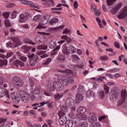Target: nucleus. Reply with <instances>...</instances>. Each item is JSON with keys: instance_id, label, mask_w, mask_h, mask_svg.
Here are the masks:
<instances>
[{"instance_id": "obj_7", "label": "nucleus", "mask_w": 127, "mask_h": 127, "mask_svg": "<svg viewBox=\"0 0 127 127\" xmlns=\"http://www.w3.org/2000/svg\"><path fill=\"white\" fill-rule=\"evenodd\" d=\"M13 65L16 67V68H21V67L24 66V63L20 61V60H17L13 62Z\"/></svg>"}, {"instance_id": "obj_19", "label": "nucleus", "mask_w": 127, "mask_h": 127, "mask_svg": "<svg viewBox=\"0 0 127 127\" xmlns=\"http://www.w3.org/2000/svg\"><path fill=\"white\" fill-rule=\"evenodd\" d=\"M73 125H74L73 120H67L65 123V127H72Z\"/></svg>"}, {"instance_id": "obj_13", "label": "nucleus", "mask_w": 127, "mask_h": 127, "mask_svg": "<svg viewBox=\"0 0 127 127\" xmlns=\"http://www.w3.org/2000/svg\"><path fill=\"white\" fill-rule=\"evenodd\" d=\"M20 2L23 4H27L29 5L30 7H34V6H33L34 3L31 1H28L27 0H21Z\"/></svg>"}, {"instance_id": "obj_21", "label": "nucleus", "mask_w": 127, "mask_h": 127, "mask_svg": "<svg viewBox=\"0 0 127 127\" xmlns=\"http://www.w3.org/2000/svg\"><path fill=\"white\" fill-rule=\"evenodd\" d=\"M77 118H79V120L81 121H86L87 119V116L83 114H79L77 115Z\"/></svg>"}, {"instance_id": "obj_50", "label": "nucleus", "mask_w": 127, "mask_h": 127, "mask_svg": "<svg viewBox=\"0 0 127 127\" xmlns=\"http://www.w3.org/2000/svg\"><path fill=\"white\" fill-rule=\"evenodd\" d=\"M56 46V44L55 43V42L53 41H51V42H50V44H49L50 48H51V49H53V48H54V47H55Z\"/></svg>"}, {"instance_id": "obj_51", "label": "nucleus", "mask_w": 127, "mask_h": 127, "mask_svg": "<svg viewBox=\"0 0 127 127\" xmlns=\"http://www.w3.org/2000/svg\"><path fill=\"white\" fill-rule=\"evenodd\" d=\"M42 18V16L41 15H36L33 18V20H35L36 21H37V20H39V19H41Z\"/></svg>"}, {"instance_id": "obj_31", "label": "nucleus", "mask_w": 127, "mask_h": 127, "mask_svg": "<svg viewBox=\"0 0 127 127\" xmlns=\"http://www.w3.org/2000/svg\"><path fill=\"white\" fill-rule=\"evenodd\" d=\"M66 59V57L64 55H59L58 57V61L60 62H62V61H65Z\"/></svg>"}, {"instance_id": "obj_12", "label": "nucleus", "mask_w": 127, "mask_h": 127, "mask_svg": "<svg viewBox=\"0 0 127 127\" xmlns=\"http://www.w3.org/2000/svg\"><path fill=\"white\" fill-rule=\"evenodd\" d=\"M47 23L48 22H46L45 23V19L43 18L42 19V20L40 22L39 25L37 26L36 28H39V29H41V28H43V29H45V28H46V27L43 25H45L46 24H47Z\"/></svg>"}, {"instance_id": "obj_3", "label": "nucleus", "mask_w": 127, "mask_h": 127, "mask_svg": "<svg viewBox=\"0 0 127 127\" xmlns=\"http://www.w3.org/2000/svg\"><path fill=\"white\" fill-rule=\"evenodd\" d=\"M28 57L29 58V64L31 66H34L36 64L37 60H38V56H35L34 54H29L28 56Z\"/></svg>"}, {"instance_id": "obj_25", "label": "nucleus", "mask_w": 127, "mask_h": 127, "mask_svg": "<svg viewBox=\"0 0 127 127\" xmlns=\"http://www.w3.org/2000/svg\"><path fill=\"white\" fill-rule=\"evenodd\" d=\"M95 96V94H94V92L92 91V90H88L86 92V96L87 97H94Z\"/></svg>"}, {"instance_id": "obj_59", "label": "nucleus", "mask_w": 127, "mask_h": 127, "mask_svg": "<svg viewBox=\"0 0 127 127\" xmlns=\"http://www.w3.org/2000/svg\"><path fill=\"white\" fill-rule=\"evenodd\" d=\"M58 115L59 116L60 118H64L63 116L65 115V113L63 111H60L58 112Z\"/></svg>"}, {"instance_id": "obj_44", "label": "nucleus", "mask_w": 127, "mask_h": 127, "mask_svg": "<svg viewBox=\"0 0 127 127\" xmlns=\"http://www.w3.org/2000/svg\"><path fill=\"white\" fill-rule=\"evenodd\" d=\"M90 127H101V124H100V123L99 122L92 123L91 124Z\"/></svg>"}, {"instance_id": "obj_16", "label": "nucleus", "mask_w": 127, "mask_h": 127, "mask_svg": "<svg viewBox=\"0 0 127 127\" xmlns=\"http://www.w3.org/2000/svg\"><path fill=\"white\" fill-rule=\"evenodd\" d=\"M21 98L22 99V101L23 103H25V104H27V103L29 102V97L27 94L23 95L21 96Z\"/></svg>"}, {"instance_id": "obj_47", "label": "nucleus", "mask_w": 127, "mask_h": 127, "mask_svg": "<svg viewBox=\"0 0 127 127\" xmlns=\"http://www.w3.org/2000/svg\"><path fill=\"white\" fill-rule=\"evenodd\" d=\"M95 45L96 46H97L99 52H101V53H103V50L99 47V46H100V44H99V41L98 40L95 41Z\"/></svg>"}, {"instance_id": "obj_48", "label": "nucleus", "mask_w": 127, "mask_h": 127, "mask_svg": "<svg viewBox=\"0 0 127 127\" xmlns=\"http://www.w3.org/2000/svg\"><path fill=\"white\" fill-rule=\"evenodd\" d=\"M59 49H60V47L58 46L56 47L53 51V53H52V54L53 55H56V54H57V51H58V50H59Z\"/></svg>"}, {"instance_id": "obj_26", "label": "nucleus", "mask_w": 127, "mask_h": 127, "mask_svg": "<svg viewBox=\"0 0 127 127\" xmlns=\"http://www.w3.org/2000/svg\"><path fill=\"white\" fill-rule=\"evenodd\" d=\"M62 51L64 54H65V55H69V50L67 47L63 46Z\"/></svg>"}, {"instance_id": "obj_37", "label": "nucleus", "mask_w": 127, "mask_h": 127, "mask_svg": "<svg viewBox=\"0 0 127 127\" xmlns=\"http://www.w3.org/2000/svg\"><path fill=\"white\" fill-rule=\"evenodd\" d=\"M75 97H76V99H77V100H78V101H82V100L84 99V98L83 97V95H82V94L77 93V94H76Z\"/></svg>"}, {"instance_id": "obj_57", "label": "nucleus", "mask_w": 127, "mask_h": 127, "mask_svg": "<svg viewBox=\"0 0 127 127\" xmlns=\"http://www.w3.org/2000/svg\"><path fill=\"white\" fill-rule=\"evenodd\" d=\"M16 13H17V11H13L11 14V18H15L16 17Z\"/></svg>"}, {"instance_id": "obj_39", "label": "nucleus", "mask_w": 127, "mask_h": 127, "mask_svg": "<svg viewBox=\"0 0 127 127\" xmlns=\"http://www.w3.org/2000/svg\"><path fill=\"white\" fill-rule=\"evenodd\" d=\"M42 1H46V3H49V2H51V5L52 6H55V2H54V0H42Z\"/></svg>"}, {"instance_id": "obj_29", "label": "nucleus", "mask_w": 127, "mask_h": 127, "mask_svg": "<svg viewBox=\"0 0 127 127\" xmlns=\"http://www.w3.org/2000/svg\"><path fill=\"white\" fill-rule=\"evenodd\" d=\"M64 119H65V117H61L59 119V123L61 126H64V124L66 123V120Z\"/></svg>"}, {"instance_id": "obj_40", "label": "nucleus", "mask_w": 127, "mask_h": 127, "mask_svg": "<svg viewBox=\"0 0 127 127\" xmlns=\"http://www.w3.org/2000/svg\"><path fill=\"white\" fill-rule=\"evenodd\" d=\"M47 45H40L38 47V49L40 50H46L48 48Z\"/></svg>"}, {"instance_id": "obj_49", "label": "nucleus", "mask_w": 127, "mask_h": 127, "mask_svg": "<svg viewBox=\"0 0 127 127\" xmlns=\"http://www.w3.org/2000/svg\"><path fill=\"white\" fill-rule=\"evenodd\" d=\"M69 117L70 118V119H72V121H73L74 119L77 118V115L73 113H71L69 114Z\"/></svg>"}, {"instance_id": "obj_64", "label": "nucleus", "mask_w": 127, "mask_h": 127, "mask_svg": "<svg viewBox=\"0 0 127 127\" xmlns=\"http://www.w3.org/2000/svg\"><path fill=\"white\" fill-rule=\"evenodd\" d=\"M5 26H10V22H9V20H5L4 21Z\"/></svg>"}, {"instance_id": "obj_41", "label": "nucleus", "mask_w": 127, "mask_h": 127, "mask_svg": "<svg viewBox=\"0 0 127 127\" xmlns=\"http://www.w3.org/2000/svg\"><path fill=\"white\" fill-rule=\"evenodd\" d=\"M99 59L101 60V61H108V60H109V57H108V56H101Z\"/></svg>"}, {"instance_id": "obj_43", "label": "nucleus", "mask_w": 127, "mask_h": 127, "mask_svg": "<svg viewBox=\"0 0 127 127\" xmlns=\"http://www.w3.org/2000/svg\"><path fill=\"white\" fill-rule=\"evenodd\" d=\"M43 18L45 20V23H46V22H48L49 19H50V15H49V14H45L44 16V18Z\"/></svg>"}, {"instance_id": "obj_53", "label": "nucleus", "mask_w": 127, "mask_h": 127, "mask_svg": "<svg viewBox=\"0 0 127 127\" xmlns=\"http://www.w3.org/2000/svg\"><path fill=\"white\" fill-rule=\"evenodd\" d=\"M99 96L101 99H103L105 97V92L104 91H101L99 92Z\"/></svg>"}, {"instance_id": "obj_28", "label": "nucleus", "mask_w": 127, "mask_h": 127, "mask_svg": "<svg viewBox=\"0 0 127 127\" xmlns=\"http://www.w3.org/2000/svg\"><path fill=\"white\" fill-rule=\"evenodd\" d=\"M58 72H59L60 73H67L68 74H72V70L69 69H66L64 70L58 69Z\"/></svg>"}, {"instance_id": "obj_2", "label": "nucleus", "mask_w": 127, "mask_h": 127, "mask_svg": "<svg viewBox=\"0 0 127 127\" xmlns=\"http://www.w3.org/2000/svg\"><path fill=\"white\" fill-rule=\"evenodd\" d=\"M12 40L13 43L12 44L11 42H8V43H6L7 47H12V45H14V47H17L20 44V42L17 37H12Z\"/></svg>"}, {"instance_id": "obj_4", "label": "nucleus", "mask_w": 127, "mask_h": 127, "mask_svg": "<svg viewBox=\"0 0 127 127\" xmlns=\"http://www.w3.org/2000/svg\"><path fill=\"white\" fill-rule=\"evenodd\" d=\"M122 94H121V99L119 100L118 102V104L119 106H121V105H123L124 103L126 101V99H127V90L126 89H124L122 91Z\"/></svg>"}, {"instance_id": "obj_35", "label": "nucleus", "mask_w": 127, "mask_h": 127, "mask_svg": "<svg viewBox=\"0 0 127 127\" xmlns=\"http://www.w3.org/2000/svg\"><path fill=\"white\" fill-rule=\"evenodd\" d=\"M22 49H23L24 53H28V52H29V50L31 49L28 46H23L22 47Z\"/></svg>"}, {"instance_id": "obj_17", "label": "nucleus", "mask_w": 127, "mask_h": 127, "mask_svg": "<svg viewBox=\"0 0 127 127\" xmlns=\"http://www.w3.org/2000/svg\"><path fill=\"white\" fill-rule=\"evenodd\" d=\"M0 95L1 97H3L4 96H6L8 98H9V94L8 92L6 91L5 89H0Z\"/></svg>"}, {"instance_id": "obj_10", "label": "nucleus", "mask_w": 127, "mask_h": 127, "mask_svg": "<svg viewBox=\"0 0 127 127\" xmlns=\"http://www.w3.org/2000/svg\"><path fill=\"white\" fill-rule=\"evenodd\" d=\"M122 3L120 2L119 3H118L115 6V7L113 8L112 9H111V13H112V14H116L117 12L119 11V10L120 9V8L122 7Z\"/></svg>"}, {"instance_id": "obj_42", "label": "nucleus", "mask_w": 127, "mask_h": 127, "mask_svg": "<svg viewBox=\"0 0 127 127\" xmlns=\"http://www.w3.org/2000/svg\"><path fill=\"white\" fill-rule=\"evenodd\" d=\"M117 1V0H107V4L109 6H111V5H113L114 4V2Z\"/></svg>"}, {"instance_id": "obj_61", "label": "nucleus", "mask_w": 127, "mask_h": 127, "mask_svg": "<svg viewBox=\"0 0 127 127\" xmlns=\"http://www.w3.org/2000/svg\"><path fill=\"white\" fill-rule=\"evenodd\" d=\"M9 15V12H5L3 13V16L5 17V18H8V16Z\"/></svg>"}, {"instance_id": "obj_5", "label": "nucleus", "mask_w": 127, "mask_h": 127, "mask_svg": "<svg viewBox=\"0 0 127 127\" xmlns=\"http://www.w3.org/2000/svg\"><path fill=\"white\" fill-rule=\"evenodd\" d=\"M12 81L14 84H15V85H16L17 87H21V86L23 85V81H22L20 78L18 76H14L12 79Z\"/></svg>"}, {"instance_id": "obj_56", "label": "nucleus", "mask_w": 127, "mask_h": 127, "mask_svg": "<svg viewBox=\"0 0 127 127\" xmlns=\"http://www.w3.org/2000/svg\"><path fill=\"white\" fill-rule=\"evenodd\" d=\"M69 33H71V31L67 28L63 32V34H69Z\"/></svg>"}, {"instance_id": "obj_15", "label": "nucleus", "mask_w": 127, "mask_h": 127, "mask_svg": "<svg viewBox=\"0 0 127 127\" xmlns=\"http://www.w3.org/2000/svg\"><path fill=\"white\" fill-rule=\"evenodd\" d=\"M61 83H62L64 86H67L69 84V80L67 77H63L60 79Z\"/></svg>"}, {"instance_id": "obj_22", "label": "nucleus", "mask_w": 127, "mask_h": 127, "mask_svg": "<svg viewBox=\"0 0 127 127\" xmlns=\"http://www.w3.org/2000/svg\"><path fill=\"white\" fill-rule=\"evenodd\" d=\"M84 68V64H76L73 66L74 71H78L79 69H83Z\"/></svg>"}, {"instance_id": "obj_27", "label": "nucleus", "mask_w": 127, "mask_h": 127, "mask_svg": "<svg viewBox=\"0 0 127 127\" xmlns=\"http://www.w3.org/2000/svg\"><path fill=\"white\" fill-rule=\"evenodd\" d=\"M41 91V89H40V87H37L34 88L33 93L36 95H40Z\"/></svg>"}, {"instance_id": "obj_11", "label": "nucleus", "mask_w": 127, "mask_h": 127, "mask_svg": "<svg viewBox=\"0 0 127 127\" xmlns=\"http://www.w3.org/2000/svg\"><path fill=\"white\" fill-rule=\"evenodd\" d=\"M0 124H2L1 126L3 127H9V121H7L6 119L1 118Z\"/></svg>"}, {"instance_id": "obj_63", "label": "nucleus", "mask_w": 127, "mask_h": 127, "mask_svg": "<svg viewBox=\"0 0 127 127\" xmlns=\"http://www.w3.org/2000/svg\"><path fill=\"white\" fill-rule=\"evenodd\" d=\"M95 14L96 16H100L101 15V11L99 9L94 11Z\"/></svg>"}, {"instance_id": "obj_36", "label": "nucleus", "mask_w": 127, "mask_h": 127, "mask_svg": "<svg viewBox=\"0 0 127 127\" xmlns=\"http://www.w3.org/2000/svg\"><path fill=\"white\" fill-rule=\"evenodd\" d=\"M48 88L50 91H51L52 92H54L56 89L55 86H54V82L53 84L49 85Z\"/></svg>"}, {"instance_id": "obj_30", "label": "nucleus", "mask_w": 127, "mask_h": 127, "mask_svg": "<svg viewBox=\"0 0 127 127\" xmlns=\"http://www.w3.org/2000/svg\"><path fill=\"white\" fill-rule=\"evenodd\" d=\"M96 20L97 22V23H98L99 27L100 28H104V26L103 25V24H102V21L101 20V19L97 17L96 18Z\"/></svg>"}, {"instance_id": "obj_23", "label": "nucleus", "mask_w": 127, "mask_h": 127, "mask_svg": "<svg viewBox=\"0 0 127 127\" xmlns=\"http://www.w3.org/2000/svg\"><path fill=\"white\" fill-rule=\"evenodd\" d=\"M75 51H76V48H75V47L72 45L69 46L68 47V55L74 53Z\"/></svg>"}, {"instance_id": "obj_9", "label": "nucleus", "mask_w": 127, "mask_h": 127, "mask_svg": "<svg viewBox=\"0 0 127 127\" xmlns=\"http://www.w3.org/2000/svg\"><path fill=\"white\" fill-rule=\"evenodd\" d=\"M54 83V86L55 87L56 90H57L59 91H62V90H63L64 86L62 85V84H61V82L59 81H55Z\"/></svg>"}, {"instance_id": "obj_55", "label": "nucleus", "mask_w": 127, "mask_h": 127, "mask_svg": "<svg viewBox=\"0 0 127 127\" xmlns=\"http://www.w3.org/2000/svg\"><path fill=\"white\" fill-rule=\"evenodd\" d=\"M61 110L62 112H64V113H67L68 109H67V106H62L61 107Z\"/></svg>"}, {"instance_id": "obj_6", "label": "nucleus", "mask_w": 127, "mask_h": 127, "mask_svg": "<svg viewBox=\"0 0 127 127\" xmlns=\"http://www.w3.org/2000/svg\"><path fill=\"white\" fill-rule=\"evenodd\" d=\"M126 16H127V7L124 8L122 11L120 12L118 18L119 19H123V18H125Z\"/></svg>"}, {"instance_id": "obj_33", "label": "nucleus", "mask_w": 127, "mask_h": 127, "mask_svg": "<svg viewBox=\"0 0 127 127\" xmlns=\"http://www.w3.org/2000/svg\"><path fill=\"white\" fill-rule=\"evenodd\" d=\"M25 43H28V44H31V45H35V43H34L31 40L29 39H25L24 40Z\"/></svg>"}, {"instance_id": "obj_46", "label": "nucleus", "mask_w": 127, "mask_h": 127, "mask_svg": "<svg viewBox=\"0 0 127 127\" xmlns=\"http://www.w3.org/2000/svg\"><path fill=\"white\" fill-rule=\"evenodd\" d=\"M88 121L89 123H94V122H97V117H89Z\"/></svg>"}, {"instance_id": "obj_60", "label": "nucleus", "mask_w": 127, "mask_h": 127, "mask_svg": "<svg viewBox=\"0 0 127 127\" xmlns=\"http://www.w3.org/2000/svg\"><path fill=\"white\" fill-rule=\"evenodd\" d=\"M18 95H19V96H20V97H22V96H23V95H26L25 92H24V91H23L22 90H20L18 92Z\"/></svg>"}, {"instance_id": "obj_52", "label": "nucleus", "mask_w": 127, "mask_h": 127, "mask_svg": "<svg viewBox=\"0 0 127 127\" xmlns=\"http://www.w3.org/2000/svg\"><path fill=\"white\" fill-rule=\"evenodd\" d=\"M80 127H88V123L86 121L82 122L80 125Z\"/></svg>"}, {"instance_id": "obj_45", "label": "nucleus", "mask_w": 127, "mask_h": 127, "mask_svg": "<svg viewBox=\"0 0 127 127\" xmlns=\"http://www.w3.org/2000/svg\"><path fill=\"white\" fill-rule=\"evenodd\" d=\"M13 102L14 104H18L20 102V99L19 97H14L13 98Z\"/></svg>"}, {"instance_id": "obj_1", "label": "nucleus", "mask_w": 127, "mask_h": 127, "mask_svg": "<svg viewBox=\"0 0 127 127\" xmlns=\"http://www.w3.org/2000/svg\"><path fill=\"white\" fill-rule=\"evenodd\" d=\"M119 88L118 87H115L112 89L110 92V99L112 102H115L117 101L118 97H119Z\"/></svg>"}, {"instance_id": "obj_54", "label": "nucleus", "mask_w": 127, "mask_h": 127, "mask_svg": "<svg viewBox=\"0 0 127 127\" xmlns=\"http://www.w3.org/2000/svg\"><path fill=\"white\" fill-rule=\"evenodd\" d=\"M52 61L51 58H48L47 60L43 63V65H48Z\"/></svg>"}, {"instance_id": "obj_14", "label": "nucleus", "mask_w": 127, "mask_h": 127, "mask_svg": "<svg viewBox=\"0 0 127 127\" xmlns=\"http://www.w3.org/2000/svg\"><path fill=\"white\" fill-rule=\"evenodd\" d=\"M19 17L20 19L19 20V21H20V22H25V21H26L27 20V18H28V16L27 15H25L23 14H21L19 15Z\"/></svg>"}, {"instance_id": "obj_38", "label": "nucleus", "mask_w": 127, "mask_h": 127, "mask_svg": "<svg viewBox=\"0 0 127 127\" xmlns=\"http://www.w3.org/2000/svg\"><path fill=\"white\" fill-rule=\"evenodd\" d=\"M104 90L106 94H109L110 92V87L107 84L103 85Z\"/></svg>"}, {"instance_id": "obj_24", "label": "nucleus", "mask_w": 127, "mask_h": 127, "mask_svg": "<svg viewBox=\"0 0 127 127\" xmlns=\"http://www.w3.org/2000/svg\"><path fill=\"white\" fill-rule=\"evenodd\" d=\"M62 39H64V40H66L68 43H71V42L72 41V39L70 38V37H67V35H63L61 37Z\"/></svg>"}, {"instance_id": "obj_32", "label": "nucleus", "mask_w": 127, "mask_h": 127, "mask_svg": "<svg viewBox=\"0 0 127 127\" xmlns=\"http://www.w3.org/2000/svg\"><path fill=\"white\" fill-rule=\"evenodd\" d=\"M59 19L57 18H53L50 20V23L51 25H52V24H54V23H57L58 22Z\"/></svg>"}, {"instance_id": "obj_58", "label": "nucleus", "mask_w": 127, "mask_h": 127, "mask_svg": "<svg viewBox=\"0 0 127 127\" xmlns=\"http://www.w3.org/2000/svg\"><path fill=\"white\" fill-rule=\"evenodd\" d=\"M62 97H63V95L62 94L60 95V94L58 93L55 96V99L56 100H58V99H61Z\"/></svg>"}, {"instance_id": "obj_62", "label": "nucleus", "mask_w": 127, "mask_h": 127, "mask_svg": "<svg viewBox=\"0 0 127 127\" xmlns=\"http://www.w3.org/2000/svg\"><path fill=\"white\" fill-rule=\"evenodd\" d=\"M29 82L31 87H33V86H34V81H33L32 79L29 78Z\"/></svg>"}, {"instance_id": "obj_8", "label": "nucleus", "mask_w": 127, "mask_h": 127, "mask_svg": "<svg viewBox=\"0 0 127 127\" xmlns=\"http://www.w3.org/2000/svg\"><path fill=\"white\" fill-rule=\"evenodd\" d=\"M65 105L68 108H72L74 106V100L71 98H67L65 101Z\"/></svg>"}, {"instance_id": "obj_18", "label": "nucleus", "mask_w": 127, "mask_h": 127, "mask_svg": "<svg viewBox=\"0 0 127 127\" xmlns=\"http://www.w3.org/2000/svg\"><path fill=\"white\" fill-rule=\"evenodd\" d=\"M72 122L73 123V125L75 126L76 127H78V126H80L81 124V121L80 120V119L78 118V117L76 116V118L72 120Z\"/></svg>"}, {"instance_id": "obj_34", "label": "nucleus", "mask_w": 127, "mask_h": 127, "mask_svg": "<svg viewBox=\"0 0 127 127\" xmlns=\"http://www.w3.org/2000/svg\"><path fill=\"white\" fill-rule=\"evenodd\" d=\"M3 65H7V60H2L1 59H0V67H2Z\"/></svg>"}, {"instance_id": "obj_20", "label": "nucleus", "mask_w": 127, "mask_h": 127, "mask_svg": "<svg viewBox=\"0 0 127 127\" xmlns=\"http://www.w3.org/2000/svg\"><path fill=\"white\" fill-rule=\"evenodd\" d=\"M78 114H85L86 113V108L84 107H79L77 110Z\"/></svg>"}]
</instances>
